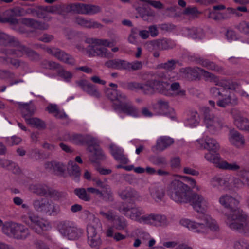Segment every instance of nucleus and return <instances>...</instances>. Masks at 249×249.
<instances>
[{"instance_id":"1","label":"nucleus","mask_w":249,"mask_h":249,"mask_svg":"<svg viewBox=\"0 0 249 249\" xmlns=\"http://www.w3.org/2000/svg\"><path fill=\"white\" fill-rule=\"evenodd\" d=\"M117 209L123 215L139 222L153 225L156 226L164 225L166 223L165 216L158 214H150L140 217L142 213L134 202H121Z\"/></svg>"},{"instance_id":"2","label":"nucleus","mask_w":249,"mask_h":249,"mask_svg":"<svg viewBox=\"0 0 249 249\" xmlns=\"http://www.w3.org/2000/svg\"><path fill=\"white\" fill-rule=\"evenodd\" d=\"M169 83L157 78L147 80L143 85L137 82H130L127 84L129 90L141 89L145 94L151 95L156 92L166 94L168 91Z\"/></svg>"},{"instance_id":"3","label":"nucleus","mask_w":249,"mask_h":249,"mask_svg":"<svg viewBox=\"0 0 249 249\" xmlns=\"http://www.w3.org/2000/svg\"><path fill=\"white\" fill-rule=\"evenodd\" d=\"M231 213L227 215V219L233 222L229 224V227L232 230L243 231L248 226L249 217L238 206L230 211Z\"/></svg>"},{"instance_id":"4","label":"nucleus","mask_w":249,"mask_h":249,"mask_svg":"<svg viewBox=\"0 0 249 249\" xmlns=\"http://www.w3.org/2000/svg\"><path fill=\"white\" fill-rule=\"evenodd\" d=\"M169 190L172 193V197L178 202H187L189 198L190 188L182 181L174 180L170 183Z\"/></svg>"},{"instance_id":"5","label":"nucleus","mask_w":249,"mask_h":249,"mask_svg":"<svg viewBox=\"0 0 249 249\" xmlns=\"http://www.w3.org/2000/svg\"><path fill=\"white\" fill-rule=\"evenodd\" d=\"M93 45H89L87 50V53L91 56H100L104 57H111L112 53L108 52L107 49L100 45L109 46L110 43L106 39H91Z\"/></svg>"},{"instance_id":"6","label":"nucleus","mask_w":249,"mask_h":249,"mask_svg":"<svg viewBox=\"0 0 249 249\" xmlns=\"http://www.w3.org/2000/svg\"><path fill=\"white\" fill-rule=\"evenodd\" d=\"M207 160L215 165L217 168L224 170L236 171L240 169V166L236 163L230 164L226 161L223 160L219 154L216 152H209L205 155Z\"/></svg>"},{"instance_id":"7","label":"nucleus","mask_w":249,"mask_h":249,"mask_svg":"<svg viewBox=\"0 0 249 249\" xmlns=\"http://www.w3.org/2000/svg\"><path fill=\"white\" fill-rule=\"evenodd\" d=\"M180 223L189 229H196L197 232H205L207 227L214 231L219 229L218 226L214 222H210L206 218L202 223H196L188 219H182L180 221Z\"/></svg>"},{"instance_id":"8","label":"nucleus","mask_w":249,"mask_h":249,"mask_svg":"<svg viewBox=\"0 0 249 249\" xmlns=\"http://www.w3.org/2000/svg\"><path fill=\"white\" fill-rule=\"evenodd\" d=\"M33 207L38 212L51 215L52 213H57L58 212L56 206L46 198H41L34 201Z\"/></svg>"},{"instance_id":"9","label":"nucleus","mask_w":249,"mask_h":249,"mask_svg":"<svg viewBox=\"0 0 249 249\" xmlns=\"http://www.w3.org/2000/svg\"><path fill=\"white\" fill-rule=\"evenodd\" d=\"M6 16L3 18H0L1 23H8L11 25H17L19 23L18 20L16 17L25 16V9L21 7H15L8 9L4 12Z\"/></svg>"},{"instance_id":"10","label":"nucleus","mask_w":249,"mask_h":249,"mask_svg":"<svg viewBox=\"0 0 249 249\" xmlns=\"http://www.w3.org/2000/svg\"><path fill=\"white\" fill-rule=\"evenodd\" d=\"M201 110L204 123L208 129L214 130L221 128L222 124L221 120L215 116L209 107H203Z\"/></svg>"},{"instance_id":"11","label":"nucleus","mask_w":249,"mask_h":249,"mask_svg":"<svg viewBox=\"0 0 249 249\" xmlns=\"http://www.w3.org/2000/svg\"><path fill=\"white\" fill-rule=\"evenodd\" d=\"M188 201L198 213H204L207 208V202L201 195L194 193L190 196Z\"/></svg>"},{"instance_id":"12","label":"nucleus","mask_w":249,"mask_h":249,"mask_svg":"<svg viewBox=\"0 0 249 249\" xmlns=\"http://www.w3.org/2000/svg\"><path fill=\"white\" fill-rule=\"evenodd\" d=\"M59 231L69 239L74 240L78 236L76 228L71 226L66 222H61L58 225Z\"/></svg>"},{"instance_id":"13","label":"nucleus","mask_w":249,"mask_h":249,"mask_svg":"<svg viewBox=\"0 0 249 249\" xmlns=\"http://www.w3.org/2000/svg\"><path fill=\"white\" fill-rule=\"evenodd\" d=\"M0 53L5 55L3 57H0V62L5 65L11 64L15 68H18L20 65V61L18 59H13L10 56L16 54L14 49L3 48L0 50Z\"/></svg>"},{"instance_id":"14","label":"nucleus","mask_w":249,"mask_h":249,"mask_svg":"<svg viewBox=\"0 0 249 249\" xmlns=\"http://www.w3.org/2000/svg\"><path fill=\"white\" fill-rule=\"evenodd\" d=\"M113 107L115 110H120L124 113L128 115L137 116L138 115V109L130 103H114Z\"/></svg>"},{"instance_id":"15","label":"nucleus","mask_w":249,"mask_h":249,"mask_svg":"<svg viewBox=\"0 0 249 249\" xmlns=\"http://www.w3.org/2000/svg\"><path fill=\"white\" fill-rule=\"evenodd\" d=\"M77 84L88 94L99 98L100 94L96 87L86 80H80L76 82Z\"/></svg>"},{"instance_id":"16","label":"nucleus","mask_w":249,"mask_h":249,"mask_svg":"<svg viewBox=\"0 0 249 249\" xmlns=\"http://www.w3.org/2000/svg\"><path fill=\"white\" fill-rule=\"evenodd\" d=\"M219 201L220 204L229 212L239 204L238 200L227 194L222 196L219 198Z\"/></svg>"},{"instance_id":"17","label":"nucleus","mask_w":249,"mask_h":249,"mask_svg":"<svg viewBox=\"0 0 249 249\" xmlns=\"http://www.w3.org/2000/svg\"><path fill=\"white\" fill-rule=\"evenodd\" d=\"M88 150L90 152L89 159L91 162L97 163L105 159V155L99 146H89Z\"/></svg>"},{"instance_id":"18","label":"nucleus","mask_w":249,"mask_h":249,"mask_svg":"<svg viewBox=\"0 0 249 249\" xmlns=\"http://www.w3.org/2000/svg\"><path fill=\"white\" fill-rule=\"evenodd\" d=\"M21 23L29 27L39 30H47L49 26L45 22H42L30 18H23L21 19Z\"/></svg>"},{"instance_id":"19","label":"nucleus","mask_w":249,"mask_h":249,"mask_svg":"<svg viewBox=\"0 0 249 249\" xmlns=\"http://www.w3.org/2000/svg\"><path fill=\"white\" fill-rule=\"evenodd\" d=\"M19 45L18 40L14 36H9L0 30V45L18 46Z\"/></svg>"},{"instance_id":"20","label":"nucleus","mask_w":249,"mask_h":249,"mask_svg":"<svg viewBox=\"0 0 249 249\" xmlns=\"http://www.w3.org/2000/svg\"><path fill=\"white\" fill-rule=\"evenodd\" d=\"M50 188L44 184L31 185L30 190L34 193L40 196H49Z\"/></svg>"},{"instance_id":"21","label":"nucleus","mask_w":249,"mask_h":249,"mask_svg":"<svg viewBox=\"0 0 249 249\" xmlns=\"http://www.w3.org/2000/svg\"><path fill=\"white\" fill-rule=\"evenodd\" d=\"M46 169L52 170L56 175L62 176L65 171V166L61 162L53 161L45 164Z\"/></svg>"},{"instance_id":"22","label":"nucleus","mask_w":249,"mask_h":249,"mask_svg":"<svg viewBox=\"0 0 249 249\" xmlns=\"http://www.w3.org/2000/svg\"><path fill=\"white\" fill-rule=\"evenodd\" d=\"M119 196L122 200L126 199L138 200L140 198L139 193L135 189L132 188L125 189L119 193Z\"/></svg>"},{"instance_id":"23","label":"nucleus","mask_w":249,"mask_h":249,"mask_svg":"<svg viewBox=\"0 0 249 249\" xmlns=\"http://www.w3.org/2000/svg\"><path fill=\"white\" fill-rule=\"evenodd\" d=\"M88 242L91 247H95L100 243V238L97 235L95 229L91 226L87 228Z\"/></svg>"},{"instance_id":"24","label":"nucleus","mask_w":249,"mask_h":249,"mask_svg":"<svg viewBox=\"0 0 249 249\" xmlns=\"http://www.w3.org/2000/svg\"><path fill=\"white\" fill-rule=\"evenodd\" d=\"M18 104L21 109L22 116L25 119L33 115L36 111V107L32 102L25 104L18 103Z\"/></svg>"},{"instance_id":"25","label":"nucleus","mask_w":249,"mask_h":249,"mask_svg":"<svg viewBox=\"0 0 249 249\" xmlns=\"http://www.w3.org/2000/svg\"><path fill=\"white\" fill-rule=\"evenodd\" d=\"M128 62L121 59H112L107 61L105 66L108 68L117 70H127Z\"/></svg>"},{"instance_id":"26","label":"nucleus","mask_w":249,"mask_h":249,"mask_svg":"<svg viewBox=\"0 0 249 249\" xmlns=\"http://www.w3.org/2000/svg\"><path fill=\"white\" fill-rule=\"evenodd\" d=\"M88 191L89 193L95 194L97 195L99 198L106 201H112L113 200V194L111 190H110V194L108 196L106 193L105 189L100 190L99 189L90 187L88 188Z\"/></svg>"},{"instance_id":"27","label":"nucleus","mask_w":249,"mask_h":249,"mask_svg":"<svg viewBox=\"0 0 249 249\" xmlns=\"http://www.w3.org/2000/svg\"><path fill=\"white\" fill-rule=\"evenodd\" d=\"M152 44L153 47H156L160 50L171 49L176 46L174 42L166 39L156 40L153 41Z\"/></svg>"},{"instance_id":"28","label":"nucleus","mask_w":249,"mask_h":249,"mask_svg":"<svg viewBox=\"0 0 249 249\" xmlns=\"http://www.w3.org/2000/svg\"><path fill=\"white\" fill-rule=\"evenodd\" d=\"M231 142L238 147H242L245 144L244 137L237 131L231 130L230 132Z\"/></svg>"},{"instance_id":"29","label":"nucleus","mask_w":249,"mask_h":249,"mask_svg":"<svg viewBox=\"0 0 249 249\" xmlns=\"http://www.w3.org/2000/svg\"><path fill=\"white\" fill-rule=\"evenodd\" d=\"M13 237L17 239H25L29 234L28 228L23 225L16 223Z\"/></svg>"},{"instance_id":"30","label":"nucleus","mask_w":249,"mask_h":249,"mask_svg":"<svg viewBox=\"0 0 249 249\" xmlns=\"http://www.w3.org/2000/svg\"><path fill=\"white\" fill-rule=\"evenodd\" d=\"M74 22L78 25L85 28L98 27L100 25L97 22H92L81 16H76L74 18Z\"/></svg>"},{"instance_id":"31","label":"nucleus","mask_w":249,"mask_h":249,"mask_svg":"<svg viewBox=\"0 0 249 249\" xmlns=\"http://www.w3.org/2000/svg\"><path fill=\"white\" fill-rule=\"evenodd\" d=\"M66 12H73L77 14H84L85 4L72 3L64 6Z\"/></svg>"},{"instance_id":"32","label":"nucleus","mask_w":249,"mask_h":249,"mask_svg":"<svg viewBox=\"0 0 249 249\" xmlns=\"http://www.w3.org/2000/svg\"><path fill=\"white\" fill-rule=\"evenodd\" d=\"M174 143L173 139L167 137H162L157 140L156 148L162 151Z\"/></svg>"},{"instance_id":"33","label":"nucleus","mask_w":249,"mask_h":249,"mask_svg":"<svg viewBox=\"0 0 249 249\" xmlns=\"http://www.w3.org/2000/svg\"><path fill=\"white\" fill-rule=\"evenodd\" d=\"M110 148L111 153L116 160H119L123 164L127 163L128 160L123 154V152L121 149L114 145H110Z\"/></svg>"},{"instance_id":"34","label":"nucleus","mask_w":249,"mask_h":249,"mask_svg":"<svg viewBox=\"0 0 249 249\" xmlns=\"http://www.w3.org/2000/svg\"><path fill=\"white\" fill-rule=\"evenodd\" d=\"M18 51L24 53L27 55V56L32 60H37L39 59V55L35 51L26 47L24 45H22L19 43V45L18 46Z\"/></svg>"},{"instance_id":"35","label":"nucleus","mask_w":249,"mask_h":249,"mask_svg":"<svg viewBox=\"0 0 249 249\" xmlns=\"http://www.w3.org/2000/svg\"><path fill=\"white\" fill-rule=\"evenodd\" d=\"M73 192L79 199L86 202H89L91 200V196L88 191V188H77Z\"/></svg>"},{"instance_id":"36","label":"nucleus","mask_w":249,"mask_h":249,"mask_svg":"<svg viewBox=\"0 0 249 249\" xmlns=\"http://www.w3.org/2000/svg\"><path fill=\"white\" fill-rule=\"evenodd\" d=\"M67 170L69 175L73 178H78L80 176L79 167L73 161L68 162Z\"/></svg>"},{"instance_id":"37","label":"nucleus","mask_w":249,"mask_h":249,"mask_svg":"<svg viewBox=\"0 0 249 249\" xmlns=\"http://www.w3.org/2000/svg\"><path fill=\"white\" fill-rule=\"evenodd\" d=\"M26 123L38 129H44L46 128L45 123L36 117L25 118Z\"/></svg>"},{"instance_id":"38","label":"nucleus","mask_w":249,"mask_h":249,"mask_svg":"<svg viewBox=\"0 0 249 249\" xmlns=\"http://www.w3.org/2000/svg\"><path fill=\"white\" fill-rule=\"evenodd\" d=\"M234 123L239 129L249 132V120L247 118L238 116L235 119Z\"/></svg>"},{"instance_id":"39","label":"nucleus","mask_w":249,"mask_h":249,"mask_svg":"<svg viewBox=\"0 0 249 249\" xmlns=\"http://www.w3.org/2000/svg\"><path fill=\"white\" fill-rule=\"evenodd\" d=\"M56 57L60 61L68 64L73 65L75 64V60L71 56L61 51L60 49H58Z\"/></svg>"},{"instance_id":"40","label":"nucleus","mask_w":249,"mask_h":249,"mask_svg":"<svg viewBox=\"0 0 249 249\" xmlns=\"http://www.w3.org/2000/svg\"><path fill=\"white\" fill-rule=\"evenodd\" d=\"M31 228L37 233L40 235H44V232L48 231L50 226L46 224L42 221L35 224H31Z\"/></svg>"},{"instance_id":"41","label":"nucleus","mask_w":249,"mask_h":249,"mask_svg":"<svg viewBox=\"0 0 249 249\" xmlns=\"http://www.w3.org/2000/svg\"><path fill=\"white\" fill-rule=\"evenodd\" d=\"M180 72L189 80H195L198 76L197 71L195 69L190 67L182 68L180 70Z\"/></svg>"},{"instance_id":"42","label":"nucleus","mask_w":249,"mask_h":249,"mask_svg":"<svg viewBox=\"0 0 249 249\" xmlns=\"http://www.w3.org/2000/svg\"><path fill=\"white\" fill-rule=\"evenodd\" d=\"M209 152H216L219 146L215 140L207 137L205 140V144L204 146Z\"/></svg>"},{"instance_id":"43","label":"nucleus","mask_w":249,"mask_h":249,"mask_svg":"<svg viewBox=\"0 0 249 249\" xmlns=\"http://www.w3.org/2000/svg\"><path fill=\"white\" fill-rule=\"evenodd\" d=\"M237 98L233 99V100L231 101V97L228 95L227 97L224 96L223 98L221 97L219 98L217 102V105L220 107H225L230 104L236 105L237 104Z\"/></svg>"},{"instance_id":"44","label":"nucleus","mask_w":249,"mask_h":249,"mask_svg":"<svg viewBox=\"0 0 249 249\" xmlns=\"http://www.w3.org/2000/svg\"><path fill=\"white\" fill-rule=\"evenodd\" d=\"M170 89L173 92L175 96L183 97L186 96V91L181 89L178 82H174L170 86Z\"/></svg>"},{"instance_id":"45","label":"nucleus","mask_w":249,"mask_h":249,"mask_svg":"<svg viewBox=\"0 0 249 249\" xmlns=\"http://www.w3.org/2000/svg\"><path fill=\"white\" fill-rule=\"evenodd\" d=\"M16 223L8 222L3 225L2 227L3 232L8 236H14Z\"/></svg>"},{"instance_id":"46","label":"nucleus","mask_w":249,"mask_h":249,"mask_svg":"<svg viewBox=\"0 0 249 249\" xmlns=\"http://www.w3.org/2000/svg\"><path fill=\"white\" fill-rule=\"evenodd\" d=\"M46 110L50 113L53 114L55 117L58 118H62L67 117L65 113L60 114L59 110L56 105L50 104L46 107Z\"/></svg>"},{"instance_id":"47","label":"nucleus","mask_w":249,"mask_h":249,"mask_svg":"<svg viewBox=\"0 0 249 249\" xmlns=\"http://www.w3.org/2000/svg\"><path fill=\"white\" fill-rule=\"evenodd\" d=\"M202 65L203 66L207 68L208 69L217 72H221L223 71V68L216 65L213 62H211L208 60L202 61Z\"/></svg>"},{"instance_id":"48","label":"nucleus","mask_w":249,"mask_h":249,"mask_svg":"<svg viewBox=\"0 0 249 249\" xmlns=\"http://www.w3.org/2000/svg\"><path fill=\"white\" fill-rule=\"evenodd\" d=\"M100 11L101 8L98 6L85 4L84 14H94L100 12Z\"/></svg>"},{"instance_id":"49","label":"nucleus","mask_w":249,"mask_h":249,"mask_svg":"<svg viewBox=\"0 0 249 249\" xmlns=\"http://www.w3.org/2000/svg\"><path fill=\"white\" fill-rule=\"evenodd\" d=\"M67 193L64 191H59L58 190L50 188L49 196L54 198V199H60L66 196Z\"/></svg>"},{"instance_id":"50","label":"nucleus","mask_w":249,"mask_h":249,"mask_svg":"<svg viewBox=\"0 0 249 249\" xmlns=\"http://www.w3.org/2000/svg\"><path fill=\"white\" fill-rule=\"evenodd\" d=\"M182 14L183 15L188 16L195 18L197 17L198 15L200 14V12L197 10L196 7H188L184 10Z\"/></svg>"},{"instance_id":"51","label":"nucleus","mask_w":249,"mask_h":249,"mask_svg":"<svg viewBox=\"0 0 249 249\" xmlns=\"http://www.w3.org/2000/svg\"><path fill=\"white\" fill-rule=\"evenodd\" d=\"M199 116L196 111H192L191 113L190 117L188 119L189 124L192 126L197 125L199 122Z\"/></svg>"},{"instance_id":"52","label":"nucleus","mask_w":249,"mask_h":249,"mask_svg":"<svg viewBox=\"0 0 249 249\" xmlns=\"http://www.w3.org/2000/svg\"><path fill=\"white\" fill-rule=\"evenodd\" d=\"M41 65L42 68L46 69H55L59 68V64L53 61H50L46 60H43Z\"/></svg>"},{"instance_id":"53","label":"nucleus","mask_w":249,"mask_h":249,"mask_svg":"<svg viewBox=\"0 0 249 249\" xmlns=\"http://www.w3.org/2000/svg\"><path fill=\"white\" fill-rule=\"evenodd\" d=\"M93 181L95 182L96 186L102 189H105L106 193L107 194V196L110 194V190L111 189L108 184L104 183L100 179L97 178L93 179Z\"/></svg>"},{"instance_id":"54","label":"nucleus","mask_w":249,"mask_h":249,"mask_svg":"<svg viewBox=\"0 0 249 249\" xmlns=\"http://www.w3.org/2000/svg\"><path fill=\"white\" fill-rule=\"evenodd\" d=\"M222 91L217 87H213L210 89L211 94L213 98L215 100H218L219 98L224 97V94Z\"/></svg>"},{"instance_id":"55","label":"nucleus","mask_w":249,"mask_h":249,"mask_svg":"<svg viewBox=\"0 0 249 249\" xmlns=\"http://www.w3.org/2000/svg\"><path fill=\"white\" fill-rule=\"evenodd\" d=\"M142 64L140 61H136L133 63L128 62L127 66V70L128 71H137L142 68Z\"/></svg>"},{"instance_id":"56","label":"nucleus","mask_w":249,"mask_h":249,"mask_svg":"<svg viewBox=\"0 0 249 249\" xmlns=\"http://www.w3.org/2000/svg\"><path fill=\"white\" fill-rule=\"evenodd\" d=\"M106 94L107 97L111 101L119 99L118 97V92L117 90L107 89L106 91Z\"/></svg>"},{"instance_id":"57","label":"nucleus","mask_w":249,"mask_h":249,"mask_svg":"<svg viewBox=\"0 0 249 249\" xmlns=\"http://www.w3.org/2000/svg\"><path fill=\"white\" fill-rule=\"evenodd\" d=\"M42 6L38 7L37 9L36 15L39 18H43L45 21H49L51 19V17H49L45 11L43 10Z\"/></svg>"},{"instance_id":"58","label":"nucleus","mask_w":249,"mask_h":249,"mask_svg":"<svg viewBox=\"0 0 249 249\" xmlns=\"http://www.w3.org/2000/svg\"><path fill=\"white\" fill-rule=\"evenodd\" d=\"M152 162L159 166L162 167L167 164V161L164 157H154L152 159Z\"/></svg>"},{"instance_id":"59","label":"nucleus","mask_w":249,"mask_h":249,"mask_svg":"<svg viewBox=\"0 0 249 249\" xmlns=\"http://www.w3.org/2000/svg\"><path fill=\"white\" fill-rule=\"evenodd\" d=\"M57 73L59 76L68 81H69L72 77V74L71 72L66 71L63 69H59Z\"/></svg>"},{"instance_id":"60","label":"nucleus","mask_w":249,"mask_h":249,"mask_svg":"<svg viewBox=\"0 0 249 249\" xmlns=\"http://www.w3.org/2000/svg\"><path fill=\"white\" fill-rule=\"evenodd\" d=\"M178 61L175 60H169L168 62L161 64V66L162 68L167 71H172L175 68L176 64Z\"/></svg>"},{"instance_id":"61","label":"nucleus","mask_w":249,"mask_h":249,"mask_svg":"<svg viewBox=\"0 0 249 249\" xmlns=\"http://www.w3.org/2000/svg\"><path fill=\"white\" fill-rule=\"evenodd\" d=\"M141 1L146 2L158 9H161L164 8L163 4L159 1H154L151 0H141Z\"/></svg>"},{"instance_id":"62","label":"nucleus","mask_w":249,"mask_h":249,"mask_svg":"<svg viewBox=\"0 0 249 249\" xmlns=\"http://www.w3.org/2000/svg\"><path fill=\"white\" fill-rule=\"evenodd\" d=\"M8 169L11 171L14 174H18L20 172L19 168L15 163L6 161Z\"/></svg>"},{"instance_id":"63","label":"nucleus","mask_w":249,"mask_h":249,"mask_svg":"<svg viewBox=\"0 0 249 249\" xmlns=\"http://www.w3.org/2000/svg\"><path fill=\"white\" fill-rule=\"evenodd\" d=\"M44 11H45L46 13H57L59 12V6L53 5L48 6H42Z\"/></svg>"},{"instance_id":"64","label":"nucleus","mask_w":249,"mask_h":249,"mask_svg":"<svg viewBox=\"0 0 249 249\" xmlns=\"http://www.w3.org/2000/svg\"><path fill=\"white\" fill-rule=\"evenodd\" d=\"M240 32L245 34H249V23L243 21L239 24L237 26Z\"/></svg>"}]
</instances>
